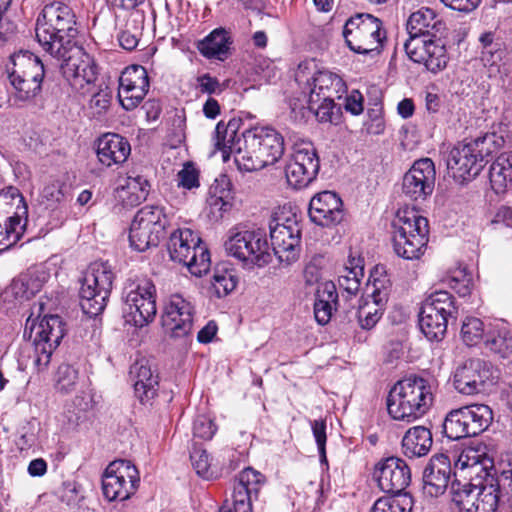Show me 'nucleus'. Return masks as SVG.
<instances>
[{"instance_id": "nucleus-1", "label": "nucleus", "mask_w": 512, "mask_h": 512, "mask_svg": "<svg viewBox=\"0 0 512 512\" xmlns=\"http://www.w3.org/2000/svg\"><path fill=\"white\" fill-rule=\"evenodd\" d=\"M435 387L427 379L409 376L397 381L387 396L389 416L407 424L423 417L432 407Z\"/></svg>"}, {"instance_id": "nucleus-2", "label": "nucleus", "mask_w": 512, "mask_h": 512, "mask_svg": "<svg viewBox=\"0 0 512 512\" xmlns=\"http://www.w3.org/2000/svg\"><path fill=\"white\" fill-rule=\"evenodd\" d=\"M35 33L39 45L49 55L76 43L78 28L73 9L58 1L45 5L37 18Z\"/></svg>"}, {"instance_id": "nucleus-3", "label": "nucleus", "mask_w": 512, "mask_h": 512, "mask_svg": "<svg viewBox=\"0 0 512 512\" xmlns=\"http://www.w3.org/2000/svg\"><path fill=\"white\" fill-rule=\"evenodd\" d=\"M243 146L235 154L240 171L253 172L275 164L284 154V139L271 127H254L242 133Z\"/></svg>"}, {"instance_id": "nucleus-4", "label": "nucleus", "mask_w": 512, "mask_h": 512, "mask_svg": "<svg viewBox=\"0 0 512 512\" xmlns=\"http://www.w3.org/2000/svg\"><path fill=\"white\" fill-rule=\"evenodd\" d=\"M123 319L126 324L142 328L156 316V288L145 277L127 279L123 291Z\"/></svg>"}, {"instance_id": "nucleus-5", "label": "nucleus", "mask_w": 512, "mask_h": 512, "mask_svg": "<svg viewBox=\"0 0 512 512\" xmlns=\"http://www.w3.org/2000/svg\"><path fill=\"white\" fill-rule=\"evenodd\" d=\"M295 81L308 94L309 102L317 104L321 99L341 97L346 91L342 78L324 68L319 67L314 59L301 62L295 71Z\"/></svg>"}, {"instance_id": "nucleus-6", "label": "nucleus", "mask_w": 512, "mask_h": 512, "mask_svg": "<svg viewBox=\"0 0 512 512\" xmlns=\"http://www.w3.org/2000/svg\"><path fill=\"white\" fill-rule=\"evenodd\" d=\"M393 226V246L396 254L407 260L419 259L428 242V220L415 211L398 212Z\"/></svg>"}, {"instance_id": "nucleus-7", "label": "nucleus", "mask_w": 512, "mask_h": 512, "mask_svg": "<svg viewBox=\"0 0 512 512\" xmlns=\"http://www.w3.org/2000/svg\"><path fill=\"white\" fill-rule=\"evenodd\" d=\"M167 249L172 261L183 264L196 277H201L210 269L209 251L201 244L200 237L189 228L174 231Z\"/></svg>"}, {"instance_id": "nucleus-8", "label": "nucleus", "mask_w": 512, "mask_h": 512, "mask_svg": "<svg viewBox=\"0 0 512 512\" xmlns=\"http://www.w3.org/2000/svg\"><path fill=\"white\" fill-rule=\"evenodd\" d=\"M342 34L350 50L358 54H379L386 38L381 20L367 13L350 17Z\"/></svg>"}, {"instance_id": "nucleus-9", "label": "nucleus", "mask_w": 512, "mask_h": 512, "mask_svg": "<svg viewBox=\"0 0 512 512\" xmlns=\"http://www.w3.org/2000/svg\"><path fill=\"white\" fill-rule=\"evenodd\" d=\"M113 279L114 273L107 262H94L89 266L79 292L85 314L94 317L105 309Z\"/></svg>"}, {"instance_id": "nucleus-10", "label": "nucleus", "mask_w": 512, "mask_h": 512, "mask_svg": "<svg viewBox=\"0 0 512 512\" xmlns=\"http://www.w3.org/2000/svg\"><path fill=\"white\" fill-rule=\"evenodd\" d=\"M113 279L114 273L107 262H94L89 266L79 292L85 314L94 317L105 309Z\"/></svg>"}, {"instance_id": "nucleus-11", "label": "nucleus", "mask_w": 512, "mask_h": 512, "mask_svg": "<svg viewBox=\"0 0 512 512\" xmlns=\"http://www.w3.org/2000/svg\"><path fill=\"white\" fill-rule=\"evenodd\" d=\"M224 247L230 256L248 266L263 267L271 262L270 245L261 229L231 230Z\"/></svg>"}, {"instance_id": "nucleus-12", "label": "nucleus", "mask_w": 512, "mask_h": 512, "mask_svg": "<svg viewBox=\"0 0 512 512\" xmlns=\"http://www.w3.org/2000/svg\"><path fill=\"white\" fill-rule=\"evenodd\" d=\"M13 70L9 72L10 84L21 101L34 98L41 90L45 75L42 61L30 51H20L12 56Z\"/></svg>"}, {"instance_id": "nucleus-13", "label": "nucleus", "mask_w": 512, "mask_h": 512, "mask_svg": "<svg viewBox=\"0 0 512 512\" xmlns=\"http://www.w3.org/2000/svg\"><path fill=\"white\" fill-rule=\"evenodd\" d=\"M50 56L57 61L63 76L75 90L83 91L96 81L97 66L78 42Z\"/></svg>"}, {"instance_id": "nucleus-14", "label": "nucleus", "mask_w": 512, "mask_h": 512, "mask_svg": "<svg viewBox=\"0 0 512 512\" xmlns=\"http://www.w3.org/2000/svg\"><path fill=\"white\" fill-rule=\"evenodd\" d=\"M168 219L160 206H144L141 208L130 225L129 241L131 247L139 252L159 244L164 236Z\"/></svg>"}, {"instance_id": "nucleus-15", "label": "nucleus", "mask_w": 512, "mask_h": 512, "mask_svg": "<svg viewBox=\"0 0 512 512\" xmlns=\"http://www.w3.org/2000/svg\"><path fill=\"white\" fill-rule=\"evenodd\" d=\"M29 330L34 346V364L41 371L49 365L54 350L63 339L65 323L58 315H49L38 323H32Z\"/></svg>"}, {"instance_id": "nucleus-16", "label": "nucleus", "mask_w": 512, "mask_h": 512, "mask_svg": "<svg viewBox=\"0 0 512 512\" xmlns=\"http://www.w3.org/2000/svg\"><path fill=\"white\" fill-rule=\"evenodd\" d=\"M139 481V472L130 461L115 460L103 473V495L108 501L127 500L136 492Z\"/></svg>"}, {"instance_id": "nucleus-17", "label": "nucleus", "mask_w": 512, "mask_h": 512, "mask_svg": "<svg viewBox=\"0 0 512 512\" xmlns=\"http://www.w3.org/2000/svg\"><path fill=\"white\" fill-rule=\"evenodd\" d=\"M319 168V158L312 142L307 140L295 142L285 167L288 184L295 189L308 186L316 178Z\"/></svg>"}, {"instance_id": "nucleus-18", "label": "nucleus", "mask_w": 512, "mask_h": 512, "mask_svg": "<svg viewBox=\"0 0 512 512\" xmlns=\"http://www.w3.org/2000/svg\"><path fill=\"white\" fill-rule=\"evenodd\" d=\"M485 138H476L455 146L449 154L447 167L458 182L476 177L484 167Z\"/></svg>"}, {"instance_id": "nucleus-19", "label": "nucleus", "mask_w": 512, "mask_h": 512, "mask_svg": "<svg viewBox=\"0 0 512 512\" xmlns=\"http://www.w3.org/2000/svg\"><path fill=\"white\" fill-rule=\"evenodd\" d=\"M270 239L274 254L281 263L290 265L300 253V229L296 219L276 216L270 223Z\"/></svg>"}, {"instance_id": "nucleus-20", "label": "nucleus", "mask_w": 512, "mask_h": 512, "mask_svg": "<svg viewBox=\"0 0 512 512\" xmlns=\"http://www.w3.org/2000/svg\"><path fill=\"white\" fill-rule=\"evenodd\" d=\"M194 305L180 294L171 295L164 305L161 317L166 336L181 339L190 335L193 327Z\"/></svg>"}, {"instance_id": "nucleus-21", "label": "nucleus", "mask_w": 512, "mask_h": 512, "mask_svg": "<svg viewBox=\"0 0 512 512\" xmlns=\"http://www.w3.org/2000/svg\"><path fill=\"white\" fill-rule=\"evenodd\" d=\"M378 269L372 273L368 282V298L359 306L357 318L362 329H372L380 320L389 295V280L386 276L376 277Z\"/></svg>"}, {"instance_id": "nucleus-22", "label": "nucleus", "mask_w": 512, "mask_h": 512, "mask_svg": "<svg viewBox=\"0 0 512 512\" xmlns=\"http://www.w3.org/2000/svg\"><path fill=\"white\" fill-rule=\"evenodd\" d=\"M436 171L430 158L415 161L402 179V193L409 199L425 200L435 187Z\"/></svg>"}, {"instance_id": "nucleus-23", "label": "nucleus", "mask_w": 512, "mask_h": 512, "mask_svg": "<svg viewBox=\"0 0 512 512\" xmlns=\"http://www.w3.org/2000/svg\"><path fill=\"white\" fill-rule=\"evenodd\" d=\"M452 501L462 511L494 512L498 506V497L491 489L473 485L469 482L451 485Z\"/></svg>"}, {"instance_id": "nucleus-24", "label": "nucleus", "mask_w": 512, "mask_h": 512, "mask_svg": "<svg viewBox=\"0 0 512 512\" xmlns=\"http://www.w3.org/2000/svg\"><path fill=\"white\" fill-rule=\"evenodd\" d=\"M404 49L409 59L415 63L423 64L432 73H438L447 66V51L440 39H407L404 43Z\"/></svg>"}, {"instance_id": "nucleus-25", "label": "nucleus", "mask_w": 512, "mask_h": 512, "mask_svg": "<svg viewBox=\"0 0 512 512\" xmlns=\"http://www.w3.org/2000/svg\"><path fill=\"white\" fill-rule=\"evenodd\" d=\"M374 478L383 492L404 495L402 492L411 481V471L403 459L392 456L376 465Z\"/></svg>"}, {"instance_id": "nucleus-26", "label": "nucleus", "mask_w": 512, "mask_h": 512, "mask_svg": "<svg viewBox=\"0 0 512 512\" xmlns=\"http://www.w3.org/2000/svg\"><path fill=\"white\" fill-rule=\"evenodd\" d=\"M149 89L146 69L132 65L124 69L119 78L118 98L125 110H133L144 99Z\"/></svg>"}, {"instance_id": "nucleus-27", "label": "nucleus", "mask_w": 512, "mask_h": 512, "mask_svg": "<svg viewBox=\"0 0 512 512\" xmlns=\"http://www.w3.org/2000/svg\"><path fill=\"white\" fill-rule=\"evenodd\" d=\"M491 377V366L487 362L470 359L456 369L453 384L459 393L473 395L483 391Z\"/></svg>"}, {"instance_id": "nucleus-28", "label": "nucleus", "mask_w": 512, "mask_h": 512, "mask_svg": "<svg viewBox=\"0 0 512 512\" xmlns=\"http://www.w3.org/2000/svg\"><path fill=\"white\" fill-rule=\"evenodd\" d=\"M310 220L321 227H332L344 218L343 202L332 191H323L314 195L309 203Z\"/></svg>"}, {"instance_id": "nucleus-29", "label": "nucleus", "mask_w": 512, "mask_h": 512, "mask_svg": "<svg viewBox=\"0 0 512 512\" xmlns=\"http://www.w3.org/2000/svg\"><path fill=\"white\" fill-rule=\"evenodd\" d=\"M445 30V22L434 10L428 7H422L413 12L407 21L408 39L420 38L421 40H427V38H437Z\"/></svg>"}, {"instance_id": "nucleus-30", "label": "nucleus", "mask_w": 512, "mask_h": 512, "mask_svg": "<svg viewBox=\"0 0 512 512\" xmlns=\"http://www.w3.org/2000/svg\"><path fill=\"white\" fill-rule=\"evenodd\" d=\"M450 475L449 457L445 454L434 455L423 473L424 492L432 497L443 494L448 487Z\"/></svg>"}, {"instance_id": "nucleus-31", "label": "nucleus", "mask_w": 512, "mask_h": 512, "mask_svg": "<svg viewBox=\"0 0 512 512\" xmlns=\"http://www.w3.org/2000/svg\"><path fill=\"white\" fill-rule=\"evenodd\" d=\"M130 152L129 142L119 134L106 133L97 140V157L99 162L106 167L124 163Z\"/></svg>"}, {"instance_id": "nucleus-32", "label": "nucleus", "mask_w": 512, "mask_h": 512, "mask_svg": "<svg viewBox=\"0 0 512 512\" xmlns=\"http://www.w3.org/2000/svg\"><path fill=\"white\" fill-rule=\"evenodd\" d=\"M130 376L134 381L135 394L142 403L149 402L157 395L158 375L146 359L137 360L131 366Z\"/></svg>"}, {"instance_id": "nucleus-33", "label": "nucleus", "mask_w": 512, "mask_h": 512, "mask_svg": "<svg viewBox=\"0 0 512 512\" xmlns=\"http://www.w3.org/2000/svg\"><path fill=\"white\" fill-rule=\"evenodd\" d=\"M3 219L22 224L24 227L27 225L28 206L24 196L16 187L9 186L0 191V220Z\"/></svg>"}, {"instance_id": "nucleus-34", "label": "nucleus", "mask_w": 512, "mask_h": 512, "mask_svg": "<svg viewBox=\"0 0 512 512\" xmlns=\"http://www.w3.org/2000/svg\"><path fill=\"white\" fill-rule=\"evenodd\" d=\"M150 190L148 180L137 175L128 176L114 190V198L124 208H133L146 200Z\"/></svg>"}, {"instance_id": "nucleus-35", "label": "nucleus", "mask_w": 512, "mask_h": 512, "mask_svg": "<svg viewBox=\"0 0 512 512\" xmlns=\"http://www.w3.org/2000/svg\"><path fill=\"white\" fill-rule=\"evenodd\" d=\"M45 281L44 271H29L27 274L20 275L5 289V299L11 297L20 302L29 300L42 289Z\"/></svg>"}, {"instance_id": "nucleus-36", "label": "nucleus", "mask_w": 512, "mask_h": 512, "mask_svg": "<svg viewBox=\"0 0 512 512\" xmlns=\"http://www.w3.org/2000/svg\"><path fill=\"white\" fill-rule=\"evenodd\" d=\"M433 444L431 431L425 426H414L409 428L401 441L402 453L410 458L426 456Z\"/></svg>"}, {"instance_id": "nucleus-37", "label": "nucleus", "mask_w": 512, "mask_h": 512, "mask_svg": "<svg viewBox=\"0 0 512 512\" xmlns=\"http://www.w3.org/2000/svg\"><path fill=\"white\" fill-rule=\"evenodd\" d=\"M485 346L502 358L512 354V334L508 324L498 320L490 323L485 334Z\"/></svg>"}, {"instance_id": "nucleus-38", "label": "nucleus", "mask_w": 512, "mask_h": 512, "mask_svg": "<svg viewBox=\"0 0 512 512\" xmlns=\"http://www.w3.org/2000/svg\"><path fill=\"white\" fill-rule=\"evenodd\" d=\"M337 300L338 294L333 282H324L318 285L315 293L314 315L320 325H325L330 321Z\"/></svg>"}, {"instance_id": "nucleus-39", "label": "nucleus", "mask_w": 512, "mask_h": 512, "mask_svg": "<svg viewBox=\"0 0 512 512\" xmlns=\"http://www.w3.org/2000/svg\"><path fill=\"white\" fill-rule=\"evenodd\" d=\"M238 122L231 120L227 124L220 121L215 128L214 146L221 151L224 162L235 157L236 150L239 146H243L240 139L236 140Z\"/></svg>"}, {"instance_id": "nucleus-40", "label": "nucleus", "mask_w": 512, "mask_h": 512, "mask_svg": "<svg viewBox=\"0 0 512 512\" xmlns=\"http://www.w3.org/2000/svg\"><path fill=\"white\" fill-rule=\"evenodd\" d=\"M448 317L439 314L431 307L421 308L419 314V326L422 333L430 341L441 340L447 330Z\"/></svg>"}, {"instance_id": "nucleus-41", "label": "nucleus", "mask_w": 512, "mask_h": 512, "mask_svg": "<svg viewBox=\"0 0 512 512\" xmlns=\"http://www.w3.org/2000/svg\"><path fill=\"white\" fill-rule=\"evenodd\" d=\"M490 183L497 193H503L512 181V154L499 155L490 167Z\"/></svg>"}, {"instance_id": "nucleus-42", "label": "nucleus", "mask_w": 512, "mask_h": 512, "mask_svg": "<svg viewBox=\"0 0 512 512\" xmlns=\"http://www.w3.org/2000/svg\"><path fill=\"white\" fill-rule=\"evenodd\" d=\"M197 48L206 58L223 60V55L229 49V37L224 29H215L203 40L199 41Z\"/></svg>"}, {"instance_id": "nucleus-43", "label": "nucleus", "mask_w": 512, "mask_h": 512, "mask_svg": "<svg viewBox=\"0 0 512 512\" xmlns=\"http://www.w3.org/2000/svg\"><path fill=\"white\" fill-rule=\"evenodd\" d=\"M443 433L450 440L474 437L462 408L447 414L443 423Z\"/></svg>"}, {"instance_id": "nucleus-44", "label": "nucleus", "mask_w": 512, "mask_h": 512, "mask_svg": "<svg viewBox=\"0 0 512 512\" xmlns=\"http://www.w3.org/2000/svg\"><path fill=\"white\" fill-rule=\"evenodd\" d=\"M472 435L477 436L484 432L493 420V413L489 406L473 404L462 407Z\"/></svg>"}, {"instance_id": "nucleus-45", "label": "nucleus", "mask_w": 512, "mask_h": 512, "mask_svg": "<svg viewBox=\"0 0 512 512\" xmlns=\"http://www.w3.org/2000/svg\"><path fill=\"white\" fill-rule=\"evenodd\" d=\"M210 198L208 200L210 207L219 212H226L231 207V183L226 175H221L215 179L211 185Z\"/></svg>"}, {"instance_id": "nucleus-46", "label": "nucleus", "mask_w": 512, "mask_h": 512, "mask_svg": "<svg viewBox=\"0 0 512 512\" xmlns=\"http://www.w3.org/2000/svg\"><path fill=\"white\" fill-rule=\"evenodd\" d=\"M238 279L233 271L216 269L209 281L208 291L217 298L226 297L237 286Z\"/></svg>"}, {"instance_id": "nucleus-47", "label": "nucleus", "mask_w": 512, "mask_h": 512, "mask_svg": "<svg viewBox=\"0 0 512 512\" xmlns=\"http://www.w3.org/2000/svg\"><path fill=\"white\" fill-rule=\"evenodd\" d=\"M363 260H357L353 267H345L343 274L338 278L340 288L348 293L349 296L356 295L361 285V279L364 276Z\"/></svg>"}, {"instance_id": "nucleus-48", "label": "nucleus", "mask_w": 512, "mask_h": 512, "mask_svg": "<svg viewBox=\"0 0 512 512\" xmlns=\"http://www.w3.org/2000/svg\"><path fill=\"white\" fill-rule=\"evenodd\" d=\"M412 499L404 495H393L379 498L373 505L371 512H411Z\"/></svg>"}, {"instance_id": "nucleus-49", "label": "nucleus", "mask_w": 512, "mask_h": 512, "mask_svg": "<svg viewBox=\"0 0 512 512\" xmlns=\"http://www.w3.org/2000/svg\"><path fill=\"white\" fill-rule=\"evenodd\" d=\"M26 227L10 220H0V253L13 247L23 236Z\"/></svg>"}, {"instance_id": "nucleus-50", "label": "nucleus", "mask_w": 512, "mask_h": 512, "mask_svg": "<svg viewBox=\"0 0 512 512\" xmlns=\"http://www.w3.org/2000/svg\"><path fill=\"white\" fill-rule=\"evenodd\" d=\"M486 330L479 318L467 317L461 327V337L466 345L474 346L485 339Z\"/></svg>"}, {"instance_id": "nucleus-51", "label": "nucleus", "mask_w": 512, "mask_h": 512, "mask_svg": "<svg viewBox=\"0 0 512 512\" xmlns=\"http://www.w3.org/2000/svg\"><path fill=\"white\" fill-rule=\"evenodd\" d=\"M78 380V371L69 364H62L58 367L55 375V389L67 394L74 390Z\"/></svg>"}, {"instance_id": "nucleus-52", "label": "nucleus", "mask_w": 512, "mask_h": 512, "mask_svg": "<svg viewBox=\"0 0 512 512\" xmlns=\"http://www.w3.org/2000/svg\"><path fill=\"white\" fill-rule=\"evenodd\" d=\"M341 97H331L330 100L321 99L319 103L312 104L309 102V98L307 99V104L310 112H313L316 118L320 122H329L333 123L338 118L339 108L335 105V99H340Z\"/></svg>"}, {"instance_id": "nucleus-53", "label": "nucleus", "mask_w": 512, "mask_h": 512, "mask_svg": "<svg viewBox=\"0 0 512 512\" xmlns=\"http://www.w3.org/2000/svg\"><path fill=\"white\" fill-rule=\"evenodd\" d=\"M423 307H431L439 314L446 317L452 316L455 312L452 295L447 291H436L432 293L423 303Z\"/></svg>"}, {"instance_id": "nucleus-54", "label": "nucleus", "mask_w": 512, "mask_h": 512, "mask_svg": "<svg viewBox=\"0 0 512 512\" xmlns=\"http://www.w3.org/2000/svg\"><path fill=\"white\" fill-rule=\"evenodd\" d=\"M254 494L243 484L237 482L233 488L232 504L234 512H252V499Z\"/></svg>"}, {"instance_id": "nucleus-55", "label": "nucleus", "mask_w": 512, "mask_h": 512, "mask_svg": "<svg viewBox=\"0 0 512 512\" xmlns=\"http://www.w3.org/2000/svg\"><path fill=\"white\" fill-rule=\"evenodd\" d=\"M190 459L193 468L199 476L207 479L212 477L213 473L210 471L211 460L206 450L194 446L190 453Z\"/></svg>"}, {"instance_id": "nucleus-56", "label": "nucleus", "mask_w": 512, "mask_h": 512, "mask_svg": "<svg viewBox=\"0 0 512 512\" xmlns=\"http://www.w3.org/2000/svg\"><path fill=\"white\" fill-rule=\"evenodd\" d=\"M178 186L191 190L199 187V170L192 162H186L177 174Z\"/></svg>"}, {"instance_id": "nucleus-57", "label": "nucleus", "mask_w": 512, "mask_h": 512, "mask_svg": "<svg viewBox=\"0 0 512 512\" xmlns=\"http://www.w3.org/2000/svg\"><path fill=\"white\" fill-rule=\"evenodd\" d=\"M505 56V49L501 46L490 50L481 51V61L489 68V75H495L500 72V67Z\"/></svg>"}, {"instance_id": "nucleus-58", "label": "nucleus", "mask_w": 512, "mask_h": 512, "mask_svg": "<svg viewBox=\"0 0 512 512\" xmlns=\"http://www.w3.org/2000/svg\"><path fill=\"white\" fill-rule=\"evenodd\" d=\"M238 482L246 486L254 494V498L257 499L260 487L264 483V476L253 468L247 467L239 474Z\"/></svg>"}, {"instance_id": "nucleus-59", "label": "nucleus", "mask_w": 512, "mask_h": 512, "mask_svg": "<svg viewBox=\"0 0 512 512\" xmlns=\"http://www.w3.org/2000/svg\"><path fill=\"white\" fill-rule=\"evenodd\" d=\"M217 430L216 425L211 418L205 415H199L193 422V434L203 440H210Z\"/></svg>"}, {"instance_id": "nucleus-60", "label": "nucleus", "mask_w": 512, "mask_h": 512, "mask_svg": "<svg viewBox=\"0 0 512 512\" xmlns=\"http://www.w3.org/2000/svg\"><path fill=\"white\" fill-rule=\"evenodd\" d=\"M313 436L315 438L321 462H327L326 459V422L324 420H314L311 422Z\"/></svg>"}, {"instance_id": "nucleus-61", "label": "nucleus", "mask_w": 512, "mask_h": 512, "mask_svg": "<svg viewBox=\"0 0 512 512\" xmlns=\"http://www.w3.org/2000/svg\"><path fill=\"white\" fill-rule=\"evenodd\" d=\"M111 102V94L107 90H100L93 94L89 108L93 116H102L108 110Z\"/></svg>"}, {"instance_id": "nucleus-62", "label": "nucleus", "mask_w": 512, "mask_h": 512, "mask_svg": "<svg viewBox=\"0 0 512 512\" xmlns=\"http://www.w3.org/2000/svg\"><path fill=\"white\" fill-rule=\"evenodd\" d=\"M480 464V455L473 448L464 449L456 461V467L462 470L473 468Z\"/></svg>"}, {"instance_id": "nucleus-63", "label": "nucleus", "mask_w": 512, "mask_h": 512, "mask_svg": "<svg viewBox=\"0 0 512 512\" xmlns=\"http://www.w3.org/2000/svg\"><path fill=\"white\" fill-rule=\"evenodd\" d=\"M83 499L80 485L76 483H67L65 485L62 500L69 506H76Z\"/></svg>"}, {"instance_id": "nucleus-64", "label": "nucleus", "mask_w": 512, "mask_h": 512, "mask_svg": "<svg viewBox=\"0 0 512 512\" xmlns=\"http://www.w3.org/2000/svg\"><path fill=\"white\" fill-rule=\"evenodd\" d=\"M197 83L202 93L214 94L221 92L220 83L217 78L212 77L208 73L199 76L197 78Z\"/></svg>"}]
</instances>
